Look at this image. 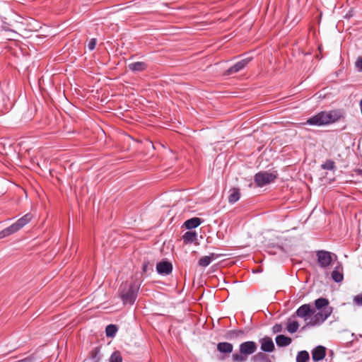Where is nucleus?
Wrapping results in <instances>:
<instances>
[{
  "label": "nucleus",
  "instance_id": "obj_1",
  "mask_svg": "<svg viewBox=\"0 0 362 362\" xmlns=\"http://www.w3.org/2000/svg\"><path fill=\"white\" fill-rule=\"evenodd\" d=\"M341 118H344V113L339 110L322 111L308 119L307 122L310 125L322 126L334 123Z\"/></svg>",
  "mask_w": 362,
  "mask_h": 362
},
{
  "label": "nucleus",
  "instance_id": "obj_2",
  "mask_svg": "<svg viewBox=\"0 0 362 362\" xmlns=\"http://www.w3.org/2000/svg\"><path fill=\"white\" fill-rule=\"evenodd\" d=\"M328 304L329 301L326 298L317 299L315 302V308L320 311L315 313V315L307 322V325L313 326L324 322L332 313V308L328 307Z\"/></svg>",
  "mask_w": 362,
  "mask_h": 362
},
{
  "label": "nucleus",
  "instance_id": "obj_3",
  "mask_svg": "<svg viewBox=\"0 0 362 362\" xmlns=\"http://www.w3.org/2000/svg\"><path fill=\"white\" fill-rule=\"evenodd\" d=\"M32 218L33 216L31 214L28 213L25 214L21 218L18 219L14 223L0 231V239L18 232L28 224L31 221Z\"/></svg>",
  "mask_w": 362,
  "mask_h": 362
},
{
  "label": "nucleus",
  "instance_id": "obj_4",
  "mask_svg": "<svg viewBox=\"0 0 362 362\" xmlns=\"http://www.w3.org/2000/svg\"><path fill=\"white\" fill-rule=\"evenodd\" d=\"M139 288L140 284L139 283L133 282L127 291H122L120 298L123 303L133 305L136 299Z\"/></svg>",
  "mask_w": 362,
  "mask_h": 362
},
{
  "label": "nucleus",
  "instance_id": "obj_5",
  "mask_svg": "<svg viewBox=\"0 0 362 362\" xmlns=\"http://www.w3.org/2000/svg\"><path fill=\"white\" fill-rule=\"evenodd\" d=\"M276 178V175L268 173L260 172L256 174L255 177V182L257 187H263L271 182H273Z\"/></svg>",
  "mask_w": 362,
  "mask_h": 362
},
{
  "label": "nucleus",
  "instance_id": "obj_6",
  "mask_svg": "<svg viewBox=\"0 0 362 362\" xmlns=\"http://www.w3.org/2000/svg\"><path fill=\"white\" fill-rule=\"evenodd\" d=\"M249 356V341L242 343L238 353L232 355L233 362H244Z\"/></svg>",
  "mask_w": 362,
  "mask_h": 362
},
{
  "label": "nucleus",
  "instance_id": "obj_7",
  "mask_svg": "<svg viewBox=\"0 0 362 362\" xmlns=\"http://www.w3.org/2000/svg\"><path fill=\"white\" fill-rule=\"evenodd\" d=\"M315 313V309L311 308L309 304H304L296 310V314L298 317L304 318L305 321L307 322L308 317H312Z\"/></svg>",
  "mask_w": 362,
  "mask_h": 362
},
{
  "label": "nucleus",
  "instance_id": "obj_8",
  "mask_svg": "<svg viewBox=\"0 0 362 362\" xmlns=\"http://www.w3.org/2000/svg\"><path fill=\"white\" fill-rule=\"evenodd\" d=\"M317 257L319 264L323 268L328 267L332 262V255L327 251H318Z\"/></svg>",
  "mask_w": 362,
  "mask_h": 362
},
{
  "label": "nucleus",
  "instance_id": "obj_9",
  "mask_svg": "<svg viewBox=\"0 0 362 362\" xmlns=\"http://www.w3.org/2000/svg\"><path fill=\"white\" fill-rule=\"evenodd\" d=\"M156 271L160 275H169L173 271V265L168 261L162 260L156 264Z\"/></svg>",
  "mask_w": 362,
  "mask_h": 362
},
{
  "label": "nucleus",
  "instance_id": "obj_10",
  "mask_svg": "<svg viewBox=\"0 0 362 362\" xmlns=\"http://www.w3.org/2000/svg\"><path fill=\"white\" fill-rule=\"evenodd\" d=\"M249 64V60L247 59H242L238 62L233 66L230 67L226 71V75H230L234 73H237L244 69Z\"/></svg>",
  "mask_w": 362,
  "mask_h": 362
},
{
  "label": "nucleus",
  "instance_id": "obj_11",
  "mask_svg": "<svg viewBox=\"0 0 362 362\" xmlns=\"http://www.w3.org/2000/svg\"><path fill=\"white\" fill-rule=\"evenodd\" d=\"M220 255L214 252L210 253L209 255L202 257L198 262L199 266L202 267H206L214 260L216 259Z\"/></svg>",
  "mask_w": 362,
  "mask_h": 362
},
{
  "label": "nucleus",
  "instance_id": "obj_12",
  "mask_svg": "<svg viewBox=\"0 0 362 362\" xmlns=\"http://www.w3.org/2000/svg\"><path fill=\"white\" fill-rule=\"evenodd\" d=\"M326 355V348L322 346H318L312 351V358L314 361L322 360Z\"/></svg>",
  "mask_w": 362,
  "mask_h": 362
},
{
  "label": "nucleus",
  "instance_id": "obj_13",
  "mask_svg": "<svg viewBox=\"0 0 362 362\" xmlns=\"http://www.w3.org/2000/svg\"><path fill=\"white\" fill-rule=\"evenodd\" d=\"M245 334V332L243 329L230 330L226 334L225 338L229 340L242 339Z\"/></svg>",
  "mask_w": 362,
  "mask_h": 362
},
{
  "label": "nucleus",
  "instance_id": "obj_14",
  "mask_svg": "<svg viewBox=\"0 0 362 362\" xmlns=\"http://www.w3.org/2000/svg\"><path fill=\"white\" fill-rule=\"evenodd\" d=\"M202 223V221L200 218L194 217L187 220L185 222L184 226L187 229L192 230L198 227L199 225H201Z\"/></svg>",
  "mask_w": 362,
  "mask_h": 362
},
{
  "label": "nucleus",
  "instance_id": "obj_15",
  "mask_svg": "<svg viewBox=\"0 0 362 362\" xmlns=\"http://www.w3.org/2000/svg\"><path fill=\"white\" fill-rule=\"evenodd\" d=\"M233 349V344L228 342H219L217 344V350L222 354H230Z\"/></svg>",
  "mask_w": 362,
  "mask_h": 362
},
{
  "label": "nucleus",
  "instance_id": "obj_16",
  "mask_svg": "<svg viewBox=\"0 0 362 362\" xmlns=\"http://www.w3.org/2000/svg\"><path fill=\"white\" fill-rule=\"evenodd\" d=\"M261 349L266 352H272L274 349V344L272 339L264 338L262 339Z\"/></svg>",
  "mask_w": 362,
  "mask_h": 362
},
{
  "label": "nucleus",
  "instance_id": "obj_17",
  "mask_svg": "<svg viewBox=\"0 0 362 362\" xmlns=\"http://www.w3.org/2000/svg\"><path fill=\"white\" fill-rule=\"evenodd\" d=\"M228 202L234 204L238 202L240 198V189L238 188H233L229 191Z\"/></svg>",
  "mask_w": 362,
  "mask_h": 362
},
{
  "label": "nucleus",
  "instance_id": "obj_18",
  "mask_svg": "<svg viewBox=\"0 0 362 362\" xmlns=\"http://www.w3.org/2000/svg\"><path fill=\"white\" fill-rule=\"evenodd\" d=\"M128 68L132 71H141L147 68V65L145 62H136L129 64Z\"/></svg>",
  "mask_w": 362,
  "mask_h": 362
},
{
  "label": "nucleus",
  "instance_id": "obj_19",
  "mask_svg": "<svg viewBox=\"0 0 362 362\" xmlns=\"http://www.w3.org/2000/svg\"><path fill=\"white\" fill-rule=\"evenodd\" d=\"M292 340L290 337L281 334L276 337V342L279 346H286L291 343Z\"/></svg>",
  "mask_w": 362,
  "mask_h": 362
},
{
  "label": "nucleus",
  "instance_id": "obj_20",
  "mask_svg": "<svg viewBox=\"0 0 362 362\" xmlns=\"http://www.w3.org/2000/svg\"><path fill=\"white\" fill-rule=\"evenodd\" d=\"M197 233L193 231H187L186 232L183 236L182 239L185 243H191L196 240Z\"/></svg>",
  "mask_w": 362,
  "mask_h": 362
},
{
  "label": "nucleus",
  "instance_id": "obj_21",
  "mask_svg": "<svg viewBox=\"0 0 362 362\" xmlns=\"http://www.w3.org/2000/svg\"><path fill=\"white\" fill-rule=\"evenodd\" d=\"M117 332V327L115 325H109L106 327L105 333L107 337H113Z\"/></svg>",
  "mask_w": 362,
  "mask_h": 362
},
{
  "label": "nucleus",
  "instance_id": "obj_22",
  "mask_svg": "<svg viewBox=\"0 0 362 362\" xmlns=\"http://www.w3.org/2000/svg\"><path fill=\"white\" fill-rule=\"evenodd\" d=\"M332 278L336 282H341L343 279L342 272L338 269V268H335V269L332 272Z\"/></svg>",
  "mask_w": 362,
  "mask_h": 362
},
{
  "label": "nucleus",
  "instance_id": "obj_23",
  "mask_svg": "<svg viewBox=\"0 0 362 362\" xmlns=\"http://www.w3.org/2000/svg\"><path fill=\"white\" fill-rule=\"evenodd\" d=\"M309 359V354L306 351H300L296 357L297 362H307Z\"/></svg>",
  "mask_w": 362,
  "mask_h": 362
},
{
  "label": "nucleus",
  "instance_id": "obj_24",
  "mask_svg": "<svg viewBox=\"0 0 362 362\" xmlns=\"http://www.w3.org/2000/svg\"><path fill=\"white\" fill-rule=\"evenodd\" d=\"M91 358L93 362H100L101 360V354L98 348H95L91 351Z\"/></svg>",
  "mask_w": 362,
  "mask_h": 362
},
{
  "label": "nucleus",
  "instance_id": "obj_25",
  "mask_svg": "<svg viewBox=\"0 0 362 362\" xmlns=\"http://www.w3.org/2000/svg\"><path fill=\"white\" fill-rule=\"evenodd\" d=\"M299 325L297 321L289 322L287 325V330L290 333L296 332L298 329Z\"/></svg>",
  "mask_w": 362,
  "mask_h": 362
},
{
  "label": "nucleus",
  "instance_id": "obj_26",
  "mask_svg": "<svg viewBox=\"0 0 362 362\" xmlns=\"http://www.w3.org/2000/svg\"><path fill=\"white\" fill-rule=\"evenodd\" d=\"M110 362H122L121 354L118 351H115L112 354L109 358Z\"/></svg>",
  "mask_w": 362,
  "mask_h": 362
},
{
  "label": "nucleus",
  "instance_id": "obj_27",
  "mask_svg": "<svg viewBox=\"0 0 362 362\" xmlns=\"http://www.w3.org/2000/svg\"><path fill=\"white\" fill-rule=\"evenodd\" d=\"M321 167L324 170H333L334 168L335 163L332 160H327L323 164H322Z\"/></svg>",
  "mask_w": 362,
  "mask_h": 362
},
{
  "label": "nucleus",
  "instance_id": "obj_28",
  "mask_svg": "<svg viewBox=\"0 0 362 362\" xmlns=\"http://www.w3.org/2000/svg\"><path fill=\"white\" fill-rule=\"evenodd\" d=\"M355 66L358 71H362V57H358L355 62Z\"/></svg>",
  "mask_w": 362,
  "mask_h": 362
},
{
  "label": "nucleus",
  "instance_id": "obj_29",
  "mask_svg": "<svg viewBox=\"0 0 362 362\" xmlns=\"http://www.w3.org/2000/svg\"><path fill=\"white\" fill-rule=\"evenodd\" d=\"M96 43H97L96 39H95V38L91 39L89 41L88 45V49L90 50L94 49L95 47Z\"/></svg>",
  "mask_w": 362,
  "mask_h": 362
},
{
  "label": "nucleus",
  "instance_id": "obj_30",
  "mask_svg": "<svg viewBox=\"0 0 362 362\" xmlns=\"http://www.w3.org/2000/svg\"><path fill=\"white\" fill-rule=\"evenodd\" d=\"M354 302L358 305H362V293L354 297Z\"/></svg>",
  "mask_w": 362,
  "mask_h": 362
},
{
  "label": "nucleus",
  "instance_id": "obj_31",
  "mask_svg": "<svg viewBox=\"0 0 362 362\" xmlns=\"http://www.w3.org/2000/svg\"><path fill=\"white\" fill-rule=\"evenodd\" d=\"M281 325H275L274 327H273V330L274 332H279L281 331Z\"/></svg>",
  "mask_w": 362,
  "mask_h": 362
},
{
  "label": "nucleus",
  "instance_id": "obj_32",
  "mask_svg": "<svg viewBox=\"0 0 362 362\" xmlns=\"http://www.w3.org/2000/svg\"><path fill=\"white\" fill-rule=\"evenodd\" d=\"M256 348V344L253 341H250V354L255 351Z\"/></svg>",
  "mask_w": 362,
  "mask_h": 362
},
{
  "label": "nucleus",
  "instance_id": "obj_33",
  "mask_svg": "<svg viewBox=\"0 0 362 362\" xmlns=\"http://www.w3.org/2000/svg\"><path fill=\"white\" fill-rule=\"evenodd\" d=\"M17 362H32V359L29 357H27L21 360H19Z\"/></svg>",
  "mask_w": 362,
  "mask_h": 362
},
{
  "label": "nucleus",
  "instance_id": "obj_34",
  "mask_svg": "<svg viewBox=\"0 0 362 362\" xmlns=\"http://www.w3.org/2000/svg\"><path fill=\"white\" fill-rule=\"evenodd\" d=\"M146 268H147V264H144V265H143V271L146 272Z\"/></svg>",
  "mask_w": 362,
  "mask_h": 362
},
{
  "label": "nucleus",
  "instance_id": "obj_35",
  "mask_svg": "<svg viewBox=\"0 0 362 362\" xmlns=\"http://www.w3.org/2000/svg\"><path fill=\"white\" fill-rule=\"evenodd\" d=\"M259 356H262V357H264V354H262V353H259Z\"/></svg>",
  "mask_w": 362,
  "mask_h": 362
}]
</instances>
